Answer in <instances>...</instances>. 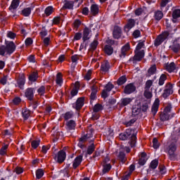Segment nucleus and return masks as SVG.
I'll use <instances>...</instances> for the list:
<instances>
[{"mask_svg": "<svg viewBox=\"0 0 180 180\" xmlns=\"http://www.w3.org/2000/svg\"><path fill=\"white\" fill-rule=\"evenodd\" d=\"M119 137L120 139L122 141L127 140V139H131L129 144L131 147H135L137 137L136 136V134H134L133 130L127 129L125 132L120 134Z\"/></svg>", "mask_w": 180, "mask_h": 180, "instance_id": "f257e3e1", "label": "nucleus"}, {"mask_svg": "<svg viewBox=\"0 0 180 180\" xmlns=\"http://www.w3.org/2000/svg\"><path fill=\"white\" fill-rule=\"evenodd\" d=\"M15 50H16V46H15L13 41H10L6 44V46H2L0 47V56H5V53L6 54H12Z\"/></svg>", "mask_w": 180, "mask_h": 180, "instance_id": "f03ea898", "label": "nucleus"}, {"mask_svg": "<svg viewBox=\"0 0 180 180\" xmlns=\"http://www.w3.org/2000/svg\"><path fill=\"white\" fill-rule=\"evenodd\" d=\"M175 151H176V143L173 142L169 143L166 148V153H167L169 158L172 161L175 160Z\"/></svg>", "mask_w": 180, "mask_h": 180, "instance_id": "7ed1b4c3", "label": "nucleus"}, {"mask_svg": "<svg viewBox=\"0 0 180 180\" xmlns=\"http://www.w3.org/2000/svg\"><path fill=\"white\" fill-rule=\"evenodd\" d=\"M53 160L58 162V164H63V161H65V158L67 157V154L64 150H60L58 153H54L53 155Z\"/></svg>", "mask_w": 180, "mask_h": 180, "instance_id": "20e7f679", "label": "nucleus"}, {"mask_svg": "<svg viewBox=\"0 0 180 180\" xmlns=\"http://www.w3.org/2000/svg\"><path fill=\"white\" fill-rule=\"evenodd\" d=\"M169 36V32H164L162 33L160 35H159L156 39L155 40L154 44L156 47L158 46H160L162 44L164 40H166V39Z\"/></svg>", "mask_w": 180, "mask_h": 180, "instance_id": "39448f33", "label": "nucleus"}, {"mask_svg": "<svg viewBox=\"0 0 180 180\" xmlns=\"http://www.w3.org/2000/svg\"><path fill=\"white\" fill-rule=\"evenodd\" d=\"M172 94H174V86L172 84L169 83L166 84V87L162 94V96L165 99H167V98H168L169 95H172Z\"/></svg>", "mask_w": 180, "mask_h": 180, "instance_id": "423d86ee", "label": "nucleus"}, {"mask_svg": "<svg viewBox=\"0 0 180 180\" xmlns=\"http://www.w3.org/2000/svg\"><path fill=\"white\" fill-rule=\"evenodd\" d=\"M135 55L132 59H130L131 61H133L134 63H136V61H141L143 58H144L145 52L144 50L141 51H134Z\"/></svg>", "mask_w": 180, "mask_h": 180, "instance_id": "0eeeda50", "label": "nucleus"}, {"mask_svg": "<svg viewBox=\"0 0 180 180\" xmlns=\"http://www.w3.org/2000/svg\"><path fill=\"white\" fill-rule=\"evenodd\" d=\"M115 88V86L112 83H108L105 85V89L103 90L102 92V98L106 99L108 96H109V92L112 91Z\"/></svg>", "mask_w": 180, "mask_h": 180, "instance_id": "6e6552de", "label": "nucleus"}, {"mask_svg": "<svg viewBox=\"0 0 180 180\" xmlns=\"http://www.w3.org/2000/svg\"><path fill=\"white\" fill-rule=\"evenodd\" d=\"M91 36H92V31L91 30V29L86 27L83 30V37H82L83 41H86V40H89Z\"/></svg>", "mask_w": 180, "mask_h": 180, "instance_id": "1a4fd4ad", "label": "nucleus"}, {"mask_svg": "<svg viewBox=\"0 0 180 180\" xmlns=\"http://www.w3.org/2000/svg\"><path fill=\"white\" fill-rule=\"evenodd\" d=\"M136 25V20L134 19H129L127 21V25L124 26V31L125 32H130L133 27Z\"/></svg>", "mask_w": 180, "mask_h": 180, "instance_id": "9d476101", "label": "nucleus"}, {"mask_svg": "<svg viewBox=\"0 0 180 180\" xmlns=\"http://www.w3.org/2000/svg\"><path fill=\"white\" fill-rule=\"evenodd\" d=\"M159 108H160V99L156 98L155 100L153 105H152V108H151V112H152L153 116H155V115H157Z\"/></svg>", "mask_w": 180, "mask_h": 180, "instance_id": "9b49d317", "label": "nucleus"}, {"mask_svg": "<svg viewBox=\"0 0 180 180\" xmlns=\"http://www.w3.org/2000/svg\"><path fill=\"white\" fill-rule=\"evenodd\" d=\"M25 95L29 101H33L34 97V89L28 88L25 90Z\"/></svg>", "mask_w": 180, "mask_h": 180, "instance_id": "f8f14e48", "label": "nucleus"}, {"mask_svg": "<svg viewBox=\"0 0 180 180\" xmlns=\"http://www.w3.org/2000/svg\"><path fill=\"white\" fill-rule=\"evenodd\" d=\"M134 91H136V86H134V84L131 83L127 84L124 89V92L127 94V95H130V94H133Z\"/></svg>", "mask_w": 180, "mask_h": 180, "instance_id": "ddd939ff", "label": "nucleus"}, {"mask_svg": "<svg viewBox=\"0 0 180 180\" xmlns=\"http://www.w3.org/2000/svg\"><path fill=\"white\" fill-rule=\"evenodd\" d=\"M165 68L168 72H174V70H176V65H175L174 62L170 63H167L165 64Z\"/></svg>", "mask_w": 180, "mask_h": 180, "instance_id": "4468645a", "label": "nucleus"}, {"mask_svg": "<svg viewBox=\"0 0 180 180\" xmlns=\"http://www.w3.org/2000/svg\"><path fill=\"white\" fill-rule=\"evenodd\" d=\"M114 39H120L122 37V28L119 26H115L112 32Z\"/></svg>", "mask_w": 180, "mask_h": 180, "instance_id": "2eb2a0df", "label": "nucleus"}, {"mask_svg": "<svg viewBox=\"0 0 180 180\" xmlns=\"http://www.w3.org/2000/svg\"><path fill=\"white\" fill-rule=\"evenodd\" d=\"M130 50V44L127 43L124 46H122L121 49V54L120 55V57L121 58H124L126 56H127V51Z\"/></svg>", "mask_w": 180, "mask_h": 180, "instance_id": "dca6fc26", "label": "nucleus"}, {"mask_svg": "<svg viewBox=\"0 0 180 180\" xmlns=\"http://www.w3.org/2000/svg\"><path fill=\"white\" fill-rule=\"evenodd\" d=\"M81 162H82V155L76 157L72 163L74 169H77V168L81 165Z\"/></svg>", "mask_w": 180, "mask_h": 180, "instance_id": "f3484780", "label": "nucleus"}, {"mask_svg": "<svg viewBox=\"0 0 180 180\" xmlns=\"http://www.w3.org/2000/svg\"><path fill=\"white\" fill-rule=\"evenodd\" d=\"M170 49L174 53H178L180 50V41L178 40L174 41L173 44L170 46Z\"/></svg>", "mask_w": 180, "mask_h": 180, "instance_id": "a211bd4d", "label": "nucleus"}, {"mask_svg": "<svg viewBox=\"0 0 180 180\" xmlns=\"http://www.w3.org/2000/svg\"><path fill=\"white\" fill-rule=\"evenodd\" d=\"M84 102H85V98L80 97L76 101V107L75 109L77 110H79L82 108V106H84Z\"/></svg>", "mask_w": 180, "mask_h": 180, "instance_id": "6ab92c4d", "label": "nucleus"}, {"mask_svg": "<svg viewBox=\"0 0 180 180\" xmlns=\"http://www.w3.org/2000/svg\"><path fill=\"white\" fill-rule=\"evenodd\" d=\"M172 22L176 23L177 19L180 18V9H174L172 14Z\"/></svg>", "mask_w": 180, "mask_h": 180, "instance_id": "aec40b11", "label": "nucleus"}, {"mask_svg": "<svg viewBox=\"0 0 180 180\" xmlns=\"http://www.w3.org/2000/svg\"><path fill=\"white\" fill-rule=\"evenodd\" d=\"M65 124H66V129L75 130V127L77 126L75 121L70 120L68 121Z\"/></svg>", "mask_w": 180, "mask_h": 180, "instance_id": "412c9836", "label": "nucleus"}, {"mask_svg": "<svg viewBox=\"0 0 180 180\" xmlns=\"http://www.w3.org/2000/svg\"><path fill=\"white\" fill-rule=\"evenodd\" d=\"M101 71H103V72H107V71H109V69L110 68L109 62L108 60H104L103 63H101Z\"/></svg>", "mask_w": 180, "mask_h": 180, "instance_id": "4be33fe9", "label": "nucleus"}, {"mask_svg": "<svg viewBox=\"0 0 180 180\" xmlns=\"http://www.w3.org/2000/svg\"><path fill=\"white\" fill-rule=\"evenodd\" d=\"M62 9H74V1L65 0Z\"/></svg>", "mask_w": 180, "mask_h": 180, "instance_id": "5701e85b", "label": "nucleus"}, {"mask_svg": "<svg viewBox=\"0 0 180 180\" xmlns=\"http://www.w3.org/2000/svg\"><path fill=\"white\" fill-rule=\"evenodd\" d=\"M147 160H148L147 153H142L139 158V165H144V164L147 162Z\"/></svg>", "mask_w": 180, "mask_h": 180, "instance_id": "b1692460", "label": "nucleus"}, {"mask_svg": "<svg viewBox=\"0 0 180 180\" xmlns=\"http://www.w3.org/2000/svg\"><path fill=\"white\" fill-rule=\"evenodd\" d=\"M171 118L170 114H167V112H162L160 114V120L161 122H167V120H169Z\"/></svg>", "mask_w": 180, "mask_h": 180, "instance_id": "393cba45", "label": "nucleus"}, {"mask_svg": "<svg viewBox=\"0 0 180 180\" xmlns=\"http://www.w3.org/2000/svg\"><path fill=\"white\" fill-rule=\"evenodd\" d=\"M79 89V83L78 82H75L70 94L72 96H75L78 94V90Z\"/></svg>", "mask_w": 180, "mask_h": 180, "instance_id": "a878e982", "label": "nucleus"}, {"mask_svg": "<svg viewBox=\"0 0 180 180\" xmlns=\"http://www.w3.org/2000/svg\"><path fill=\"white\" fill-rule=\"evenodd\" d=\"M19 4H20V1L19 0H13L11 6L8 8L9 11H15V9H18Z\"/></svg>", "mask_w": 180, "mask_h": 180, "instance_id": "bb28decb", "label": "nucleus"}, {"mask_svg": "<svg viewBox=\"0 0 180 180\" xmlns=\"http://www.w3.org/2000/svg\"><path fill=\"white\" fill-rule=\"evenodd\" d=\"M93 136L92 131L89 130L86 135L80 138V141H89V139H92Z\"/></svg>", "mask_w": 180, "mask_h": 180, "instance_id": "cd10ccee", "label": "nucleus"}, {"mask_svg": "<svg viewBox=\"0 0 180 180\" xmlns=\"http://www.w3.org/2000/svg\"><path fill=\"white\" fill-rule=\"evenodd\" d=\"M28 78L31 82H36L39 78V73L37 72H33L29 75Z\"/></svg>", "mask_w": 180, "mask_h": 180, "instance_id": "c85d7f7f", "label": "nucleus"}, {"mask_svg": "<svg viewBox=\"0 0 180 180\" xmlns=\"http://www.w3.org/2000/svg\"><path fill=\"white\" fill-rule=\"evenodd\" d=\"M91 15H93V16H96V15H98V13H99V8L98 7V5L96 4L91 5Z\"/></svg>", "mask_w": 180, "mask_h": 180, "instance_id": "c756f323", "label": "nucleus"}, {"mask_svg": "<svg viewBox=\"0 0 180 180\" xmlns=\"http://www.w3.org/2000/svg\"><path fill=\"white\" fill-rule=\"evenodd\" d=\"M133 102V98H124L121 100V105L122 106H127V105H130Z\"/></svg>", "mask_w": 180, "mask_h": 180, "instance_id": "7c9ffc66", "label": "nucleus"}, {"mask_svg": "<svg viewBox=\"0 0 180 180\" xmlns=\"http://www.w3.org/2000/svg\"><path fill=\"white\" fill-rule=\"evenodd\" d=\"M56 82L57 85H59V86H61V85H63V74L61 72H58L56 75Z\"/></svg>", "mask_w": 180, "mask_h": 180, "instance_id": "2f4dec72", "label": "nucleus"}, {"mask_svg": "<svg viewBox=\"0 0 180 180\" xmlns=\"http://www.w3.org/2000/svg\"><path fill=\"white\" fill-rule=\"evenodd\" d=\"M164 17V13L161 11H156L154 13V18L155 20H161L162 18Z\"/></svg>", "mask_w": 180, "mask_h": 180, "instance_id": "473e14b6", "label": "nucleus"}, {"mask_svg": "<svg viewBox=\"0 0 180 180\" xmlns=\"http://www.w3.org/2000/svg\"><path fill=\"white\" fill-rule=\"evenodd\" d=\"M104 51L108 56H111L113 53V48L110 45H105L104 47Z\"/></svg>", "mask_w": 180, "mask_h": 180, "instance_id": "72a5a7b5", "label": "nucleus"}, {"mask_svg": "<svg viewBox=\"0 0 180 180\" xmlns=\"http://www.w3.org/2000/svg\"><path fill=\"white\" fill-rule=\"evenodd\" d=\"M103 166V174H108L110 169H112V165L110 164H104Z\"/></svg>", "mask_w": 180, "mask_h": 180, "instance_id": "f704fd0d", "label": "nucleus"}, {"mask_svg": "<svg viewBox=\"0 0 180 180\" xmlns=\"http://www.w3.org/2000/svg\"><path fill=\"white\" fill-rule=\"evenodd\" d=\"M72 117H74V112L72 111H68L63 114L65 120H70V119H72Z\"/></svg>", "mask_w": 180, "mask_h": 180, "instance_id": "c9c22d12", "label": "nucleus"}, {"mask_svg": "<svg viewBox=\"0 0 180 180\" xmlns=\"http://www.w3.org/2000/svg\"><path fill=\"white\" fill-rule=\"evenodd\" d=\"M22 115L24 120H27L29 117H30V110L27 109H24L22 111Z\"/></svg>", "mask_w": 180, "mask_h": 180, "instance_id": "e433bc0d", "label": "nucleus"}, {"mask_svg": "<svg viewBox=\"0 0 180 180\" xmlns=\"http://www.w3.org/2000/svg\"><path fill=\"white\" fill-rule=\"evenodd\" d=\"M30 13H32V8L28 7L22 11L21 15H22V16H30Z\"/></svg>", "mask_w": 180, "mask_h": 180, "instance_id": "4c0bfd02", "label": "nucleus"}, {"mask_svg": "<svg viewBox=\"0 0 180 180\" xmlns=\"http://www.w3.org/2000/svg\"><path fill=\"white\" fill-rule=\"evenodd\" d=\"M103 110V107L99 103L96 104L93 108V111L94 112V113H98V112H101V110Z\"/></svg>", "mask_w": 180, "mask_h": 180, "instance_id": "58836bf2", "label": "nucleus"}, {"mask_svg": "<svg viewBox=\"0 0 180 180\" xmlns=\"http://www.w3.org/2000/svg\"><path fill=\"white\" fill-rule=\"evenodd\" d=\"M53 12H54V8L53 6H48L44 11V13L46 16H50Z\"/></svg>", "mask_w": 180, "mask_h": 180, "instance_id": "ea45409f", "label": "nucleus"}, {"mask_svg": "<svg viewBox=\"0 0 180 180\" xmlns=\"http://www.w3.org/2000/svg\"><path fill=\"white\" fill-rule=\"evenodd\" d=\"M118 158H119L120 161H121V162H122L123 164H124V162H126L127 158H126V155L124 154V153L120 152Z\"/></svg>", "mask_w": 180, "mask_h": 180, "instance_id": "a19ab883", "label": "nucleus"}, {"mask_svg": "<svg viewBox=\"0 0 180 180\" xmlns=\"http://www.w3.org/2000/svg\"><path fill=\"white\" fill-rule=\"evenodd\" d=\"M127 81V79L126 78V76H122L117 79V85H123V84H124Z\"/></svg>", "mask_w": 180, "mask_h": 180, "instance_id": "79ce46f5", "label": "nucleus"}, {"mask_svg": "<svg viewBox=\"0 0 180 180\" xmlns=\"http://www.w3.org/2000/svg\"><path fill=\"white\" fill-rule=\"evenodd\" d=\"M172 109V105H171V103H167L165 105V108L164 109V112L167 113V115H169V113H171V110Z\"/></svg>", "mask_w": 180, "mask_h": 180, "instance_id": "37998d69", "label": "nucleus"}, {"mask_svg": "<svg viewBox=\"0 0 180 180\" xmlns=\"http://www.w3.org/2000/svg\"><path fill=\"white\" fill-rule=\"evenodd\" d=\"M143 95L147 99H151V98H153V93L148 89H145Z\"/></svg>", "mask_w": 180, "mask_h": 180, "instance_id": "c03bdc74", "label": "nucleus"}, {"mask_svg": "<svg viewBox=\"0 0 180 180\" xmlns=\"http://www.w3.org/2000/svg\"><path fill=\"white\" fill-rule=\"evenodd\" d=\"M44 175V172L41 169H39L36 171L37 179H40Z\"/></svg>", "mask_w": 180, "mask_h": 180, "instance_id": "a18cd8bd", "label": "nucleus"}, {"mask_svg": "<svg viewBox=\"0 0 180 180\" xmlns=\"http://www.w3.org/2000/svg\"><path fill=\"white\" fill-rule=\"evenodd\" d=\"M155 71H157V66L154 65L148 69V73L149 75H154V74H155Z\"/></svg>", "mask_w": 180, "mask_h": 180, "instance_id": "49530a36", "label": "nucleus"}, {"mask_svg": "<svg viewBox=\"0 0 180 180\" xmlns=\"http://www.w3.org/2000/svg\"><path fill=\"white\" fill-rule=\"evenodd\" d=\"M166 80H167V75H162L159 79V82H158L159 85L160 86H162L165 84Z\"/></svg>", "mask_w": 180, "mask_h": 180, "instance_id": "de8ad7c7", "label": "nucleus"}, {"mask_svg": "<svg viewBox=\"0 0 180 180\" xmlns=\"http://www.w3.org/2000/svg\"><path fill=\"white\" fill-rule=\"evenodd\" d=\"M153 147L155 150H157V148H160V142H158V139H157V138H154L153 139Z\"/></svg>", "mask_w": 180, "mask_h": 180, "instance_id": "09e8293b", "label": "nucleus"}, {"mask_svg": "<svg viewBox=\"0 0 180 180\" xmlns=\"http://www.w3.org/2000/svg\"><path fill=\"white\" fill-rule=\"evenodd\" d=\"M98 39H94V41L91 44L90 49L91 50H96V47H98Z\"/></svg>", "mask_w": 180, "mask_h": 180, "instance_id": "8fccbe9b", "label": "nucleus"}, {"mask_svg": "<svg viewBox=\"0 0 180 180\" xmlns=\"http://www.w3.org/2000/svg\"><path fill=\"white\" fill-rule=\"evenodd\" d=\"M31 146L32 147V148H37V147H39V146H40V140H34V141H32V143H31Z\"/></svg>", "mask_w": 180, "mask_h": 180, "instance_id": "3c124183", "label": "nucleus"}, {"mask_svg": "<svg viewBox=\"0 0 180 180\" xmlns=\"http://www.w3.org/2000/svg\"><path fill=\"white\" fill-rule=\"evenodd\" d=\"M8 147H9V145H5L0 149L1 155H5V154H6V150H8Z\"/></svg>", "mask_w": 180, "mask_h": 180, "instance_id": "603ef678", "label": "nucleus"}, {"mask_svg": "<svg viewBox=\"0 0 180 180\" xmlns=\"http://www.w3.org/2000/svg\"><path fill=\"white\" fill-rule=\"evenodd\" d=\"M158 167V160H154L150 162V168L155 169Z\"/></svg>", "mask_w": 180, "mask_h": 180, "instance_id": "864d4df0", "label": "nucleus"}, {"mask_svg": "<svg viewBox=\"0 0 180 180\" xmlns=\"http://www.w3.org/2000/svg\"><path fill=\"white\" fill-rule=\"evenodd\" d=\"M25 46L27 47H29L32 46V44H33V39L30 37H28L25 39Z\"/></svg>", "mask_w": 180, "mask_h": 180, "instance_id": "5fc2aeb1", "label": "nucleus"}, {"mask_svg": "<svg viewBox=\"0 0 180 180\" xmlns=\"http://www.w3.org/2000/svg\"><path fill=\"white\" fill-rule=\"evenodd\" d=\"M37 92L39 95H44L46 94V87L44 86H41L38 89Z\"/></svg>", "mask_w": 180, "mask_h": 180, "instance_id": "6e6d98bb", "label": "nucleus"}, {"mask_svg": "<svg viewBox=\"0 0 180 180\" xmlns=\"http://www.w3.org/2000/svg\"><path fill=\"white\" fill-rule=\"evenodd\" d=\"M143 47H144V42H139L136 47L135 51H141V49H143Z\"/></svg>", "mask_w": 180, "mask_h": 180, "instance_id": "4d7b16f0", "label": "nucleus"}, {"mask_svg": "<svg viewBox=\"0 0 180 180\" xmlns=\"http://www.w3.org/2000/svg\"><path fill=\"white\" fill-rule=\"evenodd\" d=\"M61 23V18L60 17H55L53 19V25H60Z\"/></svg>", "mask_w": 180, "mask_h": 180, "instance_id": "13d9d810", "label": "nucleus"}, {"mask_svg": "<svg viewBox=\"0 0 180 180\" xmlns=\"http://www.w3.org/2000/svg\"><path fill=\"white\" fill-rule=\"evenodd\" d=\"M94 151H95V145L92 143L90 146H89L87 153L91 155L92 153H94Z\"/></svg>", "mask_w": 180, "mask_h": 180, "instance_id": "bf43d9fd", "label": "nucleus"}, {"mask_svg": "<svg viewBox=\"0 0 180 180\" xmlns=\"http://www.w3.org/2000/svg\"><path fill=\"white\" fill-rule=\"evenodd\" d=\"M151 86H153V80L149 79L146 82L145 89L150 90V88H151Z\"/></svg>", "mask_w": 180, "mask_h": 180, "instance_id": "052dcab7", "label": "nucleus"}, {"mask_svg": "<svg viewBox=\"0 0 180 180\" xmlns=\"http://www.w3.org/2000/svg\"><path fill=\"white\" fill-rule=\"evenodd\" d=\"M6 82H8V76H4L0 79V84L1 85H6Z\"/></svg>", "mask_w": 180, "mask_h": 180, "instance_id": "680f3d73", "label": "nucleus"}, {"mask_svg": "<svg viewBox=\"0 0 180 180\" xmlns=\"http://www.w3.org/2000/svg\"><path fill=\"white\" fill-rule=\"evenodd\" d=\"M79 55H73L71 56V60H72V63H75L76 64V63L78 61V60H79Z\"/></svg>", "mask_w": 180, "mask_h": 180, "instance_id": "e2e57ef3", "label": "nucleus"}, {"mask_svg": "<svg viewBox=\"0 0 180 180\" xmlns=\"http://www.w3.org/2000/svg\"><path fill=\"white\" fill-rule=\"evenodd\" d=\"M49 150H50V146H43L41 148V153L43 154H47Z\"/></svg>", "mask_w": 180, "mask_h": 180, "instance_id": "0e129e2a", "label": "nucleus"}, {"mask_svg": "<svg viewBox=\"0 0 180 180\" xmlns=\"http://www.w3.org/2000/svg\"><path fill=\"white\" fill-rule=\"evenodd\" d=\"M25 81L23 79L18 80V86L20 89H23V86H25Z\"/></svg>", "mask_w": 180, "mask_h": 180, "instance_id": "69168bd1", "label": "nucleus"}, {"mask_svg": "<svg viewBox=\"0 0 180 180\" xmlns=\"http://www.w3.org/2000/svg\"><path fill=\"white\" fill-rule=\"evenodd\" d=\"M92 75V70H89L86 75L84 76V79H86V81H89V79H91V77Z\"/></svg>", "mask_w": 180, "mask_h": 180, "instance_id": "338daca9", "label": "nucleus"}, {"mask_svg": "<svg viewBox=\"0 0 180 180\" xmlns=\"http://www.w3.org/2000/svg\"><path fill=\"white\" fill-rule=\"evenodd\" d=\"M7 37H8L9 39H15V37H16V34L12 32H8L7 33Z\"/></svg>", "mask_w": 180, "mask_h": 180, "instance_id": "774afa93", "label": "nucleus"}]
</instances>
